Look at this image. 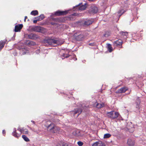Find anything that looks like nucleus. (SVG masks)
Here are the masks:
<instances>
[{
  "mask_svg": "<svg viewBox=\"0 0 146 146\" xmlns=\"http://www.w3.org/2000/svg\"><path fill=\"white\" fill-rule=\"evenodd\" d=\"M140 101L139 99V98L137 100V101L136 102L137 103V107L136 108H137L139 106V104L140 103Z\"/></svg>",
  "mask_w": 146,
  "mask_h": 146,
  "instance_id": "c85d7f7f",
  "label": "nucleus"
},
{
  "mask_svg": "<svg viewBox=\"0 0 146 146\" xmlns=\"http://www.w3.org/2000/svg\"><path fill=\"white\" fill-rule=\"evenodd\" d=\"M44 42L45 44H47L45 45L47 46L48 45H57L59 44V41L58 40L52 38L45 39L44 40Z\"/></svg>",
  "mask_w": 146,
  "mask_h": 146,
  "instance_id": "f257e3e1",
  "label": "nucleus"
},
{
  "mask_svg": "<svg viewBox=\"0 0 146 146\" xmlns=\"http://www.w3.org/2000/svg\"><path fill=\"white\" fill-rule=\"evenodd\" d=\"M80 4L76 6V7H77V8L78 9V10H84L86 9V6L85 5H86V3H85V4L84 5H82L81 6H80Z\"/></svg>",
  "mask_w": 146,
  "mask_h": 146,
  "instance_id": "9d476101",
  "label": "nucleus"
},
{
  "mask_svg": "<svg viewBox=\"0 0 146 146\" xmlns=\"http://www.w3.org/2000/svg\"><path fill=\"white\" fill-rule=\"evenodd\" d=\"M104 36H105V37H106V35H104Z\"/></svg>",
  "mask_w": 146,
  "mask_h": 146,
  "instance_id": "a18cd8bd",
  "label": "nucleus"
},
{
  "mask_svg": "<svg viewBox=\"0 0 146 146\" xmlns=\"http://www.w3.org/2000/svg\"><path fill=\"white\" fill-rule=\"evenodd\" d=\"M35 19H40V17L39 16L38 17H35Z\"/></svg>",
  "mask_w": 146,
  "mask_h": 146,
  "instance_id": "f704fd0d",
  "label": "nucleus"
},
{
  "mask_svg": "<svg viewBox=\"0 0 146 146\" xmlns=\"http://www.w3.org/2000/svg\"><path fill=\"white\" fill-rule=\"evenodd\" d=\"M104 106V104L102 103V104L97 103L96 105V107L98 108H100L103 107Z\"/></svg>",
  "mask_w": 146,
  "mask_h": 146,
  "instance_id": "a211bd4d",
  "label": "nucleus"
},
{
  "mask_svg": "<svg viewBox=\"0 0 146 146\" xmlns=\"http://www.w3.org/2000/svg\"><path fill=\"white\" fill-rule=\"evenodd\" d=\"M89 45L90 46H93L94 45V43H90L89 44Z\"/></svg>",
  "mask_w": 146,
  "mask_h": 146,
  "instance_id": "c9c22d12",
  "label": "nucleus"
},
{
  "mask_svg": "<svg viewBox=\"0 0 146 146\" xmlns=\"http://www.w3.org/2000/svg\"><path fill=\"white\" fill-rule=\"evenodd\" d=\"M13 54L14 56H15L17 55V52H15L14 53H13Z\"/></svg>",
  "mask_w": 146,
  "mask_h": 146,
  "instance_id": "4c0bfd02",
  "label": "nucleus"
},
{
  "mask_svg": "<svg viewBox=\"0 0 146 146\" xmlns=\"http://www.w3.org/2000/svg\"><path fill=\"white\" fill-rule=\"evenodd\" d=\"M2 132L3 134H5V131L4 130Z\"/></svg>",
  "mask_w": 146,
  "mask_h": 146,
  "instance_id": "58836bf2",
  "label": "nucleus"
},
{
  "mask_svg": "<svg viewBox=\"0 0 146 146\" xmlns=\"http://www.w3.org/2000/svg\"><path fill=\"white\" fill-rule=\"evenodd\" d=\"M27 127H29V128L31 130H32V128H31V127H29L28 126H27Z\"/></svg>",
  "mask_w": 146,
  "mask_h": 146,
  "instance_id": "a19ab883",
  "label": "nucleus"
},
{
  "mask_svg": "<svg viewBox=\"0 0 146 146\" xmlns=\"http://www.w3.org/2000/svg\"><path fill=\"white\" fill-rule=\"evenodd\" d=\"M22 137L26 142L29 141L30 140L25 135H22Z\"/></svg>",
  "mask_w": 146,
  "mask_h": 146,
  "instance_id": "5701e85b",
  "label": "nucleus"
},
{
  "mask_svg": "<svg viewBox=\"0 0 146 146\" xmlns=\"http://www.w3.org/2000/svg\"><path fill=\"white\" fill-rule=\"evenodd\" d=\"M108 46V50L110 52H111L112 51L113 49L111 46V45L110 44H107Z\"/></svg>",
  "mask_w": 146,
  "mask_h": 146,
  "instance_id": "aec40b11",
  "label": "nucleus"
},
{
  "mask_svg": "<svg viewBox=\"0 0 146 146\" xmlns=\"http://www.w3.org/2000/svg\"><path fill=\"white\" fill-rule=\"evenodd\" d=\"M40 19L39 20L41 21L44 18V15L43 14H41L39 16Z\"/></svg>",
  "mask_w": 146,
  "mask_h": 146,
  "instance_id": "cd10ccee",
  "label": "nucleus"
},
{
  "mask_svg": "<svg viewBox=\"0 0 146 146\" xmlns=\"http://www.w3.org/2000/svg\"><path fill=\"white\" fill-rule=\"evenodd\" d=\"M29 38L32 39H36L38 38V36L34 34L31 33L28 35Z\"/></svg>",
  "mask_w": 146,
  "mask_h": 146,
  "instance_id": "6e6552de",
  "label": "nucleus"
},
{
  "mask_svg": "<svg viewBox=\"0 0 146 146\" xmlns=\"http://www.w3.org/2000/svg\"><path fill=\"white\" fill-rule=\"evenodd\" d=\"M98 146H105V143L102 141L98 142Z\"/></svg>",
  "mask_w": 146,
  "mask_h": 146,
  "instance_id": "4be33fe9",
  "label": "nucleus"
},
{
  "mask_svg": "<svg viewBox=\"0 0 146 146\" xmlns=\"http://www.w3.org/2000/svg\"><path fill=\"white\" fill-rule=\"evenodd\" d=\"M98 142H96L94 143L92 145V146H98Z\"/></svg>",
  "mask_w": 146,
  "mask_h": 146,
  "instance_id": "473e14b6",
  "label": "nucleus"
},
{
  "mask_svg": "<svg viewBox=\"0 0 146 146\" xmlns=\"http://www.w3.org/2000/svg\"><path fill=\"white\" fill-rule=\"evenodd\" d=\"M31 14L34 16L38 14V11L37 10L33 11H31Z\"/></svg>",
  "mask_w": 146,
  "mask_h": 146,
  "instance_id": "412c9836",
  "label": "nucleus"
},
{
  "mask_svg": "<svg viewBox=\"0 0 146 146\" xmlns=\"http://www.w3.org/2000/svg\"><path fill=\"white\" fill-rule=\"evenodd\" d=\"M62 146H68V144L66 143H62Z\"/></svg>",
  "mask_w": 146,
  "mask_h": 146,
  "instance_id": "2f4dec72",
  "label": "nucleus"
},
{
  "mask_svg": "<svg viewBox=\"0 0 146 146\" xmlns=\"http://www.w3.org/2000/svg\"><path fill=\"white\" fill-rule=\"evenodd\" d=\"M77 143L78 144V145L79 146H82L83 145V143L81 141H78V142Z\"/></svg>",
  "mask_w": 146,
  "mask_h": 146,
  "instance_id": "c756f323",
  "label": "nucleus"
},
{
  "mask_svg": "<svg viewBox=\"0 0 146 146\" xmlns=\"http://www.w3.org/2000/svg\"><path fill=\"white\" fill-rule=\"evenodd\" d=\"M5 42V41H0V50L2 49L3 48Z\"/></svg>",
  "mask_w": 146,
  "mask_h": 146,
  "instance_id": "6ab92c4d",
  "label": "nucleus"
},
{
  "mask_svg": "<svg viewBox=\"0 0 146 146\" xmlns=\"http://www.w3.org/2000/svg\"><path fill=\"white\" fill-rule=\"evenodd\" d=\"M122 43V41L121 39H119L118 40L115 41L113 43L115 44H116L117 46L121 45Z\"/></svg>",
  "mask_w": 146,
  "mask_h": 146,
  "instance_id": "dca6fc26",
  "label": "nucleus"
},
{
  "mask_svg": "<svg viewBox=\"0 0 146 146\" xmlns=\"http://www.w3.org/2000/svg\"><path fill=\"white\" fill-rule=\"evenodd\" d=\"M92 22L93 21L91 20H87L84 21V24L85 25L88 26L92 24Z\"/></svg>",
  "mask_w": 146,
  "mask_h": 146,
  "instance_id": "2eb2a0df",
  "label": "nucleus"
},
{
  "mask_svg": "<svg viewBox=\"0 0 146 146\" xmlns=\"http://www.w3.org/2000/svg\"><path fill=\"white\" fill-rule=\"evenodd\" d=\"M16 131V129L14 128L13 129V132L12 133V135L15 137L18 138L20 136V135L17 133Z\"/></svg>",
  "mask_w": 146,
  "mask_h": 146,
  "instance_id": "4468645a",
  "label": "nucleus"
},
{
  "mask_svg": "<svg viewBox=\"0 0 146 146\" xmlns=\"http://www.w3.org/2000/svg\"><path fill=\"white\" fill-rule=\"evenodd\" d=\"M69 56V55L67 54H63L62 56V59H64L65 58H67Z\"/></svg>",
  "mask_w": 146,
  "mask_h": 146,
  "instance_id": "bb28decb",
  "label": "nucleus"
},
{
  "mask_svg": "<svg viewBox=\"0 0 146 146\" xmlns=\"http://www.w3.org/2000/svg\"><path fill=\"white\" fill-rule=\"evenodd\" d=\"M111 136V135L109 133H106L104 135V138H108L110 137Z\"/></svg>",
  "mask_w": 146,
  "mask_h": 146,
  "instance_id": "a878e982",
  "label": "nucleus"
},
{
  "mask_svg": "<svg viewBox=\"0 0 146 146\" xmlns=\"http://www.w3.org/2000/svg\"><path fill=\"white\" fill-rule=\"evenodd\" d=\"M127 143L130 146H133L134 145L135 142L134 140L130 139H128Z\"/></svg>",
  "mask_w": 146,
  "mask_h": 146,
  "instance_id": "9b49d317",
  "label": "nucleus"
},
{
  "mask_svg": "<svg viewBox=\"0 0 146 146\" xmlns=\"http://www.w3.org/2000/svg\"><path fill=\"white\" fill-rule=\"evenodd\" d=\"M47 127L50 130L51 132L53 133H58L60 130V128L59 127L55 126L52 123L48 125Z\"/></svg>",
  "mask_w": 146,
  "mask_h": 146,
  "instance_id": "f03ea898",
  "label": "nucleus"
},
{
  "mask_svg": "<svg viewBox=\"0 0 146 146\" xmlns=\"http://www.w3.org/2000/svg\"><path fill=\"white\" fill-rule=\"evenodd\" d=\"M23 27V25L22 24H19L17 25H15V29L14 30L15 32H20Z\"/></svg>",
  "mask_w": 146,
  "mask_h": 146,
  "instance_id": "423d86ee",
  "label": "nucleus"
},
{
  "mask_svg": "<svg viewBox=\"0 0 146 146\" xmlns=\"http://www.w3.org/2000/svg\"><path fill=\"white\" fill-rule=\"evenodd\" d=\"M68 10L65 11L58 10L55 12V15L57 16L66 15L68 13Z\"/></svg>",
  "mask_w": 146,
  "mask_h": 146,
  "instance_id": "39448f33",
  "label": "nucleus"
},
{
  "mask_svg": "<svg viewBox=\"0 0 146 146\" xmlns=\"http://www.w3.org/2000/svg\"><path fill=\"white\" fill-rule=\"evenodd\" d=\"M128 90V88L126 87H123L119 89L117 91V93H124Z\"/></svg>",
  "mask_w": 146,
  "mask_h": 146,
  "instance_id": "0eeeda50",
  "label": "nucleus"
},
{
  "mask_svg": "<svg viewBox=\"0 0 146 146\" xmlns=\"http://www.w3.org/2000/svg\"><path fill=\"white\" fill-rule=\"evenodd\" d=\"M106 115L108 117L112 119H114L118 117L119 114L117 112L112 111L110 112H107Z\"/></svg>",
  "mask_w": 146,
  "mask_h": 146,
  "instance_id": "7ed1b4c3",
  "label": "nucleus"
},
{
  "mask_svg": "<svg viewBox=\"0 0 146 146\" xmlns=\"http://www.w3.org/2000/svg\"><path fill=\"white\" fill-rule=\"evenodd\" d=\"M40 21L39 19H36V20H34L33 21V23H36L37 21Z\"/></svg>",
  "mask_w": 146,
  "mask_h": 146,
  "instance_id": "72a5a7b5",
  "label": "nucleus"
},
{
  "mask_svg": "<svg viewBox=\"0 0 146 146\" xmlns=\"http://www.w3.org/2000/svg\"><path fill=\"white\" fill-rule=\"evenodd\" d=\"M75 60H77V59L76 58V59H75Z\"/></svg>",
  "mask_w": 146,
  "mask_h": 146,
  "instance_id": "37998d69",
  "label": "nucleus"
},
{
  "mask_svg": "<svg viewBox=\"0 0 146 146\" xmlns=\"http://www.w3.org/2000/svg\"><path fill=\"white\" fill-rule=\"evenodd\" d=\"M17 130L21 132V133L22 131L23 130V128L21 129L19 127L17 129Z\"/></svg>",
  "mask_w": 146,
  "mask_h": 146,
  "instance_id": "7c9ffc66",
  "label": "nucleus"
},
{
  "mask_svg": "<svg viewBox=\"0 0 146 146\" xmlns=\"http://www.w3.org/2000/svg\"><path fill=\"white\" fill-rule=\"evenodd\" d=\"M31 122H32L34 124H35V122L33 120H31Z\"/></svg>",
  "mask_w": 146,
  "mask_h": 146,
  "instance_id": "ea45409f",
  "label": "nucleus"
},
{
  "mask_svg": "<svg viewBox=\"0 0 146 146\" xmlns=\"http://www.w3.org/2000/svg\"><path fill=\"white\" fill-rule=\"evenodd\" d=\"M125 12V11L123 9L119 11L118 13V15L119 16V17Z\"/></svg>",
  "mask_w": 146,
  "mask_h": 146,
  "instance_id": "b1692460",
  "label": "nucleus"
},
{
  "mask_svg": "<svg viewBox=\"0 0 146 146\" xmlns=\"http://www.w3.org/2000/svg\"><path fill=\"white\" fill-rule=\"evenodd\" d=\"M75 38L77 41H80L83 40L84 36L82 34H80L76 36L75 34L74 35Z\"/></svg>",
  "mask_w": 146,
  "mask_h": 146,
  "instance_id": "1a4fd4ad",
  "label": "nucleus"
},
{
  "mask_svg": "<svg viewBox=\"0 0 146 146\" xmlns=\"http://www.w3.org/2000/svg\"><path fill=\"white\" fill-rule=\"evenodd\" d=\"M75 14H73L72 15H75Z\"/></svg>",
  "mask_w": 146,
  "mask_h": 146,
  "instance_id": "79ce46f5",
  "label": "nucleus"
},
{
  "mask_svg": "<svg viewBox=\"0 0 146 146\" xmlns=\"http://www.w3.org/2000/svg\"><path fill=\"white\" fill-rule=\"evenodd\" d=\"M23 130L22 131V133H23V134H28L29 132L28 130L26 129H24V128H23Z\"/></svg>",
  "mask_w": 146,
  "mask_h": 146,
  "instance_id": "393cba45",
  "label": "nucleus"
},
{
  "mask_svg": "<svg viewBox=\"0 0 146 146\" xmlns=\"http://www.w3.org/2000/svg\"><path fill=\"white\" fill-rule=\"evenodd\" d=\"M27 18V16H25V19H24V21H26V19Z\"/></svg>",
  "mask_w": 146,
  "mask_h": 146,
  "instance_id": "e433bc0d",
  "label": "nucleus"
},
{
  "mask_svg": "<svg viewBox=\"0 0 146 146\" xmlns=\"http://www.w3.org/2000/svg\"><path fill=\"white\" fill-rule=\"evenodd\" d=\"M33 29L34 31L38 32H41L42 30L41 27L40 26H35Z\"/></svg>",
  "mask_w": 146,
  "mask_h": 146,
  "instance_id": "f8f14e48",
  "label": "nucleus"
},
{
  "mask_svg": "<svg viewBox=\"0 0 146 146\" xmlns=\"http://www.w3.org/2000/svg\"><path fill=\"white\" fill-rule=\"evenodd\" d=\"M121 35L123 36L125 39H126L127 38V36L128 35V33L126 32L121 31L119 33Z\"/></svg>",
  "mask_w": 146,
  "mask_h": 146,
  "instance_id": "ddd939ff",
  "label": "nucleus"
},
{
  "mask_svg": "<svg viewBox=\"0 0 146 146\" xmlns=\"http://www.w3.org/2000/svg\"><path fill=\"white\" fill-rule=\"evenodd\" d=\"M82 108H77L74 109V110L72 111L71 114L74 116L76 114H77L76 117L81 113L82 112Z\"/></svg>",
  "mask_w": 146,
  "mask_h": 146,
  "instance_id": "20e7f679",
  "label": "nucleus"
},
{
  "mask_svg": "<svg viewBox=\"0 0 146 146\" xmlns=\"http://www.w3.org/2000/svg\"><path fill=\"white\" fill-rule=\"evenodd\" d=\"M34 44H35V43H33V45H34Z\"/></svg>",
  "mask_w": 146,
  "mask_h": 146,
  "instance_id": "c03bdc74",
  "label": "nucleus"
},
{
  "mask_svg": "<svg viewBox=\"0 0 146 146\" xmlns=\"http://www.w3.org/2000/svg\"><path fill=\"white\" fill-rule=\"evenodd\" d=\"M91 11L94 13H97L98 11V8L95 6L92 7H91Z\"/></svg>",
  "mask_w": 146,
  "mask_h": 146,
  "instance_id": "f3484780",
  "label": "nucleus"
}]
</instances>
